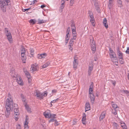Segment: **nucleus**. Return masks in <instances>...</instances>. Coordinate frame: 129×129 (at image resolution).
I'll list each match as a JSON object with an SVG mask.
<instances>
[{
  "mask_svg": "<svg viewBox=\"0 0 129 129\" xmlns=\"http://www.w3.org/2000/svg\"><path fill=\"white\" fill-rule=\"evenodd\" d=\"M7 99L6 101L5 107L6 109V113L9 114H10V110L11 109L14 110L16 109V107H15L11 96L10 93L8 95Z\"/></svg>",
  "mask_w": 129,
  "mask_h": 129,
  "instance_id": "obj_1",
  "label": "nucleus"
},
{
  "mask_svg": "<svg viewBox=\"0 0 129 129\" xmlns=\"http://www.w3.org/2000/svg\"><path fill=\"white\" fill-rule=\"evenodd\" d=\"M10 74L13 78H15L14 79L16 80L18 84L21 85H23V83L21 78L15 72L14 69L12 68L10 71Z\"/></svg>",
  "mask_w": 129,
  "mask_h": 129,
  "instance_id": "obj_2",
  "label": "nucleus"
},
{
  "mask_svg": "<svg viewBox=\"0 0 129 129\" xmlns=\"http://www.w3.org/2000/svg\"><path fill=\"white\" fill-rule=\"evenodd\" d=\"M36 94L35 96L40 100L43 99L44 97H46L47 95V94L46 91L41 93L39 91H36Z\"/></svg>",
  "mask_w": 129,
  "mask_h": 129,
  "instance_id": "obj_3",
  "label": "nucleus"
},
{
  "mask_svg": "<svg viewBox=\"0 0 129 129\" xmlns=\"http://www.w3.org/2000/svg\"><path fill=\"white\" fill-rule=\"evenodd\" d=\"M88 13L90 19V21L92 25L94 26H95V20L93 16V14L92 12L90 10L88 11Z\"/></svg>",
  "mask_w": 129,
  "mask_h": 129,
  "instance_id": "obj_4",
  "label": "nucleus"
},
{
  "mask_svg": "<svg viewBox=\"0 0 129 129\" xmlns=\"http://www.w3.org/2000/svg\"><path fill=\"white\" fill-rule=\"evenodd\" d=\"M5 32L6 34V35L7 37L8 41L11 43L12 41V37L11 33L8 30V29L6 28H5Z\"/></svg>",
  "mask_w": 129,
  "mask_h": 129,
  "instance_id": "obj_5",
  "label": "nucleus"
},
{
  "mask_svg": "<svg viewBox=\"0 0 129 129\" xmlns=\"http://www.w3.org/2000/svg\"><path fill=\"white\" fill-rule=\"evenodd\" d=\"M7 5L4 0H0V7L3 12H6V8Z\"/></svg>",
  "mask_w": 129,
  "mask_h": 129,
  "instance_id": "obj_6",
  "label": "nucleus"
},
{
  "mask_svg": "<svg viewBox=\"0 0 129 129\" xmlns=\"http://www.w3.org/2000/svg\"><path fill=\"white\" fill-rule=\"evenodd\" d=\"M117 52L118 58L120 59L122 58L123 53L120 51V48L118 47L117 49Z\"/></svg>",
  "mask_w": 129,
  "mask_h": 129,
  "instance_id": "obj_7",
  "label": "nucleus"
},
{
  "mask_svg": "<svg viewBox=\"0 0 129 129\" xmlns=\"http://www.w3.org/2000/svg\"><path fill=\"white\" fill-rule=\"evenodd\" d=\"M47 55V54L46 53L39 54L37 55V57L39 59L44 58Z\"/></svg>",
  "mask_w": 129,
  "mask_h": 129,
  "instance_id": "obj_8",
  "label": "nucleus"
},
{
  "mask_svg": "<svg viewBox=\"0 0 129 129\" xmlns=\"http://www.w3.org/2000/svg\"><path fill=\"white\" fill-rule=\"evenodd\" d=\"M38 67L37 65H31L30 69V71L32 73L34 71L37 70Z\"/></svg>",
  "mask_w": 129,
  "mask_h": 129,
  "instance_id": "obj_9",
  "label": "nucleus"
},
{
  "mask_svg": "<svg viewBox=\"0 0 129 129\" xmlns=\"http://www.w3.org/2000/svg\"><path fill=\"white\" fill-rule=\"evenodd\" d=\"M21 58L23 63H25L26 62V58L25 56V53L21 52Z\"/></svg>",
  "mask_w": 129,
  "mask_h": 129,
  "instance_id": "obj_10",
  "label": "nucleus"
},
{
  "mask_svg": "<svg viewBox=\"0 0 129 129\" xmlns=\"http://www.w3.org/2000/svg\"><path fill=\"white\" fill-rule=\"evenodd\" d=\"M15 107H16V109H15L14 110V114L16 116L18 115H19V110L18 107V105L17 104H14Z\"/></svg>",
  "mask_w": 129,
  "mask_h": 129,
  "instance_id": "obj_11",
  "label": "nucleus"
},
{
  "mask_svg": "<svg viewBox=\"0 0 129 129\" xmlns=\"http://www.w3.org/2000/svg\"><path fill=\"white\" fill-rule=\"evenodd\" d=\"M23 71L27 77H29L31 76L30 74L26 69L24 68L23 69Z\"/></svg>",
  "mask_w": 129,
  "mask_h": 129,
  "instance_id": "obj_12",
  "label": "nucleus"
},
{
  "mask_svg": "<svg viewBox=\"0 0 129 129\" xmlns=\"http://www.w3.org/2000/svg\"><path fill=\"white\" fill-rule=\"evenodd\" d=\"M93 84L92 82L89 86V93L90 95L92 94L93 92L92 88L93 87Z\"/></svg>",
  "mask_w": 129,
  "mask_h": 129,
  "instance_id": "obj_13",
  "label": "nucleus"
},
{
  "mask_svg": "<svg viewBox=\"0 0 129 129\" xmlns=\"http://www.w3.org/2000/svg\"><path fill=\"white\" fill-rule=\"evenodd\" d=\"M106 113L105 112H102L100 115V121L102 120L105 118L106 115Z\"/></svg>",
  "mask_w": 129,
  "mask_h": 129,
  "instance_id": "obj_14",
  "label": "nucleus"
},
{
  "mask_svg": "<svg viewBox=\"0 0 129 129\" xmlns=\"http://www.w3.org/2000/svg\"><path fill=\"white\" fill-rule=\"evenodd\" d=\"M103 24L106 28H107L108 27V24H107V20L106 18H104L103 20Z\"/></svg>",
  "mask_w": 129,
  "mask_h": 129,
  "instance_id": "obj_15",
  "label": "nucleus"
},
{
  "mask_svg": "<svg viewBox=\"0 0 129 129\" xmlns=\"http://www.w3.org/2000/svg\"><path fill=\"white\" fill-rule=\"evenodd\" d=\"M90 106L89 103L88 102H87L85 105V112L90 110Z\"/></svg>",
  "mask_w": 129,
  "mask_h": 129,
  "instance_id": "obj_16",
  "label": "nucleus"
},
{
  "mask_svg": "<svg viewBox=\"0 0 129 129\" xmlns=\"http://www.w3.org/2000/svg\"><path fill=\"white\" fill-rule=\"evenodd\" d=\"M93 69V66L92 65H91L89 67V70L88 71V74L89 76L90 75L91 72V71Z\"/></svg>",
  "mask_w": 129,
  "mask_h": 129,
  "instance_id": "obj_17",
  "label": "nucleus"
},
{
  "mask_svg": "<svg viewBox=\"0 0 129 129\" xmlns=\"http://www.w3.org/2000/svg\"><path fill=\"white\" fill-rule=\"evenodd\" d=\"M113 0H109L108 7V8L110 9L112 7Z\"/></svg>",
  "mask_w": 129,
  "mask_h": 129,
  "instance_id": "obj_18",
  "label": "nucleus"
},
{
  "mask_svg": "<svg viewBox=\"0 0 129 129\" xmlns=\"http://www.w3.org/2000/svg\"><path fill=\"white\" fill-rule=\"evenodd\" d=\"M90 96L91 102L93 103L94 102L95 96L93 94L90 95Z\"/></svg>",
  "mask_w": 129,
  "mask_h": 129,
  "instance_id": "obj_19",
  "label": "nucleus"
},
{
  "mask_svg": "<svg viewBox=\"0 0 129 129\" xmlns=\"http://www.w3.org/2000/svg\"><path fill=\"white\" fill-rule=\"evenodd\" d=\"M24 105L25 109L27 110V112L29 113L31 112V109L29 107L28 105H27L26 104H25Z\"/></svg>",
  "mask_w": 129,
  "mask_h": 129,
  "instance_id": "obj_20",
  "label": "nucleus"
},
{
  "mask_svg": "<svg viewBox=\"0 0 129 129\" xmlns=\"http://www.w3.org/2000/svg\"><path fill=\"white\" fill-rule=\"evenodd\" d=\"M91 50L92 51V53H94L96 50V45H91Z\"/></svg>",
  "mask_w": 129,
  "mask_h": 129,
  "instance_id": "obj_21",
  "label": "nucleus"
},
{
  "mask_svg": "<svg viewBox=\"0 0 129 129\" xmlns=\"http://www.w3.org/2000/svg\"><path fill=\"white\" fill-rule=\"evenodd\" d=\"M43 115L46 118H50V115H51L50 113H49L47 112H44V113Z\"/></svg>",
  "mask_w": 129,
  "mask_h": 129,
  "instance_id": "obj_22",
  "label": "nucleus"
},
{
  "mask_svg": "<svg viewBox=\"0 0 129 129\" xmlns=\"http://www.w3.org/2000/svg\"><path fill=\"white\" fill-rule=\"evenodd\" d=\"M120 124L123 129H127V126L124 123L121 122Z\"/></svg>",
  "mask_w": 129,
  "mask_h": 129,
  "instance_id": "obj_23",
  "label": "nucleus"
},
{
  "mask_svg": "<svg viewBox=\"0 0 129 129\" xmlns=\"http://www.w3.org/2000/svg\"><path fill=\"white\" fill-rule=\"evenodd\" d=\"M110 57L111 59L112 58H116V56L114 52L112 53H110Z\"/></svg>",
  "mask_w": 129,
  "mask_h": 129,
  "instance_id": "obj_24",
  "label": "nucleus"
},
{
  "mask_svg": "<svg viewBox=\"0 0 129 129\" xmlns=\"http://www.w3.org/2000/svg\"><path fill=\"white\" fill-rule=\"evenodd\" d=\"M65 3V2H64L63 3L61 4V5L60 6V12H61L62 11V9L64 7V4Z\"/></svg>",
  "mask_w": 129,
  "mask_h": 129,
  "instance_id": "obj_25",
  "label": "nucleus"
},
{
  "mask_svg": "<svg viewBox=\"0 0 129 129\" xmlns=\"http://www.w3.org/2000/svg\"><path fill=\"white\" fill-rule=\"evenodd\" d=\"M38 24H41L46 22V21L43 20H41L40 19L38 20Z\"/></svg>",
  "mask_w": 129,
  "mask_h": 129,
  "instance_id": "obj_26",
  "label": "nucleus"
},
{
  "mask_svg": "<svg viewBox=\"0 0 129 129\" xmlns=\"http://www.w3.org/2000/svg\"><path fill=\"white\" fill-rule=\"evenodd\" d=\"M28 122H25L24 123V127L25 129H28Z\"/></svg>",
  "mask_w": 129,
  "mask_h": 129,
  "instance_id": "obj_27",
  "label": "nucleus"
},
{
  "mask_svg": "<svg viewBox=\"0 0 129 129\" xmlns=\"http://www.w3.org/2000/svg\"><path fill=\"white\" fill-rule=\"evenodd\" d=\"M112 61L113 62H117L118 61V60L117 57H116V58H112L111 59Z\"/></svg>",
  "mask_w": 129,
  "mask_h": 129,
  "instance_id": "obj_28",
  "label": "nucleus"
},
{
  "mask_svg": "<svg viewBox=\"0 0 129 129\" xmlns=\"http://www.w3.org/2000/svg\"><path fill=\"white\" fill-rule=\"evenodd\" d=\"M112 113L114 115H116L117 114V112L116 109H112Z\"/></svg>",
  "mask_w": 129,
  "mask_h": 129,
  "instance_id": "obj_29",
  "label": "nucleus"
},
{
  "mask_svg": "<svg viewBox=\"0 0 129 129\" xmlns=\"http://www.w3.org/2000/svg\"><path fill=\"white\" fill-rule=\"evenodd\" d=\"M117 3L118 4H119V6L120 7H121L122 6V2L120 0H117Z\"/></svg>",
  "mask_w": 129,
  "mask_h": 129,
  "instance_id": "obj_30",
  "label": "nucleus"
},
{
  "mask_svg": "<svg viewBox=\"0 0 129 129\" xmlns=\"http://www.w3.org/2000/svg\"><path fill=\"white\" fill-rule=\"evenodd\" d=\"M72 34L73 35H75L76 34V28H75V29L72 28Z\"/></svg>",
  "mask_w": 129,
  "mask_h": 129,
  "instance_id": "obj_31",
  "label": "nucleus"
},
{
  "mask_svg": "<svg viewBox=\"0 0 129 129\" xmlns=\"http://www.w3.org/2000/svg\"><path fill=\"white\" fill-rule=\"evenodd\" d=\"M90 44L91 45H96L95 42L93 39L92 40L91 39L90 40Z\"/></svg>",
  "mask_w": 129,
  "mask_h": 129,
  "instance_id": "obj_32",
  "label": "nucleus"
},
{
  "mask_svg": "<svg viewBox=\"0 0 129 129\" xmlns=\"http://www.w3.org/2000/svg\"><path fill=\"white\" fill-rule=\"evenodd\" d=\"M86 114L85 113H84L83 114V117H82V120H84V121H86Z\"/></svg>",
  "mask_w": 129,
  "mask_h": 129,
  "instance_id": "obj_33",
  "label": "nucleus"
},
{
  "mask_svg": "<svg viewBox=\"0 0 129 129\" xmlns=\"http://www.w3.org/2000/svg\"><path fill=\"white\" fill-rule=\"evenodd\" d=\"M111 105L112 107L114 108V109H116L118 108V106L115 104H111Z\"/></svg>",
  "mask_w": 129,
  "mask_h": 129,
  "instance_id": "obj_34",
  "label": "nucleus"
},
{
  "mask_svg": "<svg viewBox=\"0 0 129 129\" xmlns=\"http://www.w3.org/2000/svg\"><path fill=\"white\" fill-rule=\"evenodd\" d=\"M29 22L31 23H32L33 24H34L36 23V20L35 19H31L30 20Z\"/></svg>",
  "mask_w": 129,
  "mask_h": 129,
  "instance_id": "obj_35",
  "label": "nucleus"
},
{
  "mask_svg": "<svg viewBox=\"0 0 129 129\" xmlns=\"http://www.w3.org/2000/svg\"><path fill=\"white\" fill-rule=\"evenodd\" d=\"M74 0H70V6H73Z\"/></svg>",
  "mask_w": 129,
  "mask_h": 129,
  "instance_id": "obj_36",
  "label": "nucleus"
},
{
  "mask_svg": "<svg viewBox=\"0 0 129 129\" xmlns=\"http://www.w3.org/2000/svg\"><path fill=\"white\" fill-rule=\"evenodd\" d=\"M74 41L72 40H70V42L69 43V45L70 46H73V44Z\"/></svg>",
  "mask_w": 129,
  "mask_h": 129,
  "instance_id": "obj_37",
  "label": "nucleus"
},
{
  "mask_svg": "<svg viewBox=\"0 0 129 129\" xmlns=\"http://www.w3.org/2000/svg\"><path fill=\"white\" fill-rule=\"evenodd\" d=\"M121 92H123L125 93H126V94H128L129 92L127 90H123L121 91Z\"/></svg>",
  "mask_w": 129,
  "mask_h": 129,
  "instance_id": "obj_38",
  "label": "nucleus"
},
{
  "mask_svg": "<svg viewBox=\"0 0 129 129\" xmlns=\"http://www.w3.org/2000/svg\"><path fill=\"white\" fill-rule=\"evenodd\" d=\"M58 100V99L57 98V99L56 100H53L51 102V103H50L51 105V106H52V104L51 103H55Z\"/></svg>",
  "mask_w": 129,
  "mask_h": 129,
  "instance_id": "obj_39",
  "label": "nucleus"
},
{
  "mask_svg": "<svg viewBox=\"0 0 129 129\" xmlns=\"http://www.w3.org/2000/svg\"><path fill=\"white\" fill-rule=\"evenodd\" d=\"M28 79V83H30L31 81V76L29 77H27Z\"/></svg>",
  "mask_w": 129,
  "mask_h": 129,
  "instance_id": "obj_40",
  "label": "nucleus"
},
{
  "mask_svg": "<svg viewBox=\"0 0 129 129\" xmlns=\"http://www.w3.org/2000/svg\"><path fill=\"white\" fill-rule=\"evenodd\" d=\"M50 118H55V115L54 114H51L50 113Z\"/></svg>",
  "mask_w": 129,
  "mask_h": 129,
  "instance_id": "obj_41",
  "label": "nucleus"
},
{
  "mask_svg": "<svg viewBox=\"0 0 129 129\" xmlns=\"http://www.w3.org/2000/svg\"><path fill=\"white\" fill-rule=\"evenodd\" d=\"M76 36L77 35H73V38L71 39V40H76Z\"/></svg>",
  "mask_w": 129,
  "mask_h": 129,
  "instance_id": "obj_42",
  "label": "nucleus"
},
{
  "mask_svg": "<svg viewBox=\"0 0 129 129\" xmlns=\"http://www.w3.org/2000/svg\"><path fill=\"white\" fill-rule=\"evenodd\" d=\"M70 27H68L66 33H68L69 34V32H70Z\"/></svg>",
  "mask_w": 129,
  "mask_h": 129,
  "instance_id": "obj_43",
  "label": "nucleus"
},
{
  "mask_svg": "<svg viewBox=\"0 0 129 129\" xmlns=\"http://www.w3.org/2000/svg\"><path fill=\"white\" fill-rule=\"evenodd\" d=\"M94 3V6H95V8L98 7V3H97V1L95 2Z\"/></svg>",
  "mask_w": 129,
  "mask_h": 129,
  "instance_id": "obj_44",
  "label": "nucleus"
},
{
  "mask_svg": "<svg viewBox=\"0 0 129 129\" xmlns=\"http://www.w3.org/2000/svg\"><path fill=\"white\" fill-rule=\"evenodd\" d=\"M28 117L27 116H26V119L25 121V122H28Z\"/></svg>",
  "mask_w": 129,
  "mask_h": 129,
  "instance_id": "obj_45",
  "label": "nucleus"
},
{
  "mask_svg": "<svg viewBox=\"0 0 129 129\" xmlns=\"http://www.w3.org/2000/svg\"><path fill=\"white\" fill-rule=\"evenodd\" d=\"M71 26L72 28L75 29V28H76L75 26V24L74 23H72L71 25Z\"/></svg>",
  "mask_w": 129,
  "mask_h": 129,
  "instance_id": "obj_46",
  "label": "nucleus"
},
{
  "mask_svg": "<svg viewBox=\"0 0 129 129\" xmlns=\"http://www.w3.org/2000/svg\"><path fill=\"white\" fill-rule=\"evenodd\" d=\"M66 33V38H69L70 37V34H69L68 33Z\"/></svg>",
  "mask_w": 129,
  "mask_h": 129,
  "instance_id": "obj_47",
  "label": "nucleus"
},
{
  "mask_svg": "<svg viewBox=\"0 0 129 129\" xmlns=\"http://www.w3.org/2000/svg\"><path fill=\"white\" fill-rule=\"evenodd\" d=\"M21 52H23V53H25V48H22L21 50Z\"/></svg>",
  "mask_w": 129,
  "mask_h": 129,
  "instance_id": "obj_48",
  "label": "nucleus"
},
{
  "mask_svg": "<svg viewBox=\"0 0 129 129\" xmlns=\"http://www.w3.org/2000/svg\"><path fill=\"white\" fill-rule=\"evenodd\" d=\"M113 126L115 127H117L118 125L117 124V123L115 122L113 123Z\"/></svg>",
  "mask_w": 129,
  "mask_h": 129,
  "instance_id": "obj_49",
  "label": "nucleus"
},
{
  "mask_svg": "<svg viewBox=\"0 0 129 129\" xmlns=\"http://www.w3.org/2000/svg\"><path fill=\"white\" fill-rule=\"evenodd\" d=\"M17 129H21V127L19 124H18L17 125Z\"/></svg>",
  "mask_w": 129,
  "mask_h": 129,
  "instance_id": "obj_50",
  "label": "nucleus"
},
{
  "mask_svg": "<svg viewBox=\"0 0 129 129\" xmlns=\"http://www.w3.org/2000/svg\"><path fill=\"white\" fill-rule=\"evenodd\" d=\"M54 120H55L54 118H51L49 120V122H53Z\"/></svg>",
  "mask_w": 129,
  "mask_h": 129,
  "instance_id": "obj_51",
  "label": "nucleus"
},
{
  "mask_svg": "<svg viewBox=\"0 0 129 129\" xmlns=\"http://www.w3.org/2000/svg\"><path fill=\"white\" fill-rule=\"evenodd\" d=\"M30 51V54H34V51L33 49H31Z\"/></svg>",
  "mask_w": 129,
  "mask_h": 129,
  "instance_id": "obj_52",
  "label": "nucleus"
},
{
  "mask_svg": "<svg viewBox=\"0 0 129 129\" xmlns=\"http://www.w3.org/2000/svg\"><path fill=\"white\" fill-rule=\"evenodd\" d=\"M125 52L126 54H129V47L127 48V49L126 51Z\"/></svg>",
  "mask_w": 129,
  "mask_h": 129,
  "instance_id": "obj_53",
  "label": "nucleus"
},
{
  "mask_svg": "<svg viewBox=\"0 0 129 129\" xmlns=\"http://www.w3.org/2000/svg\"><path fill=\"white\" fill-rule=\"evenodd\" d=\"M48 65H43L41 66L42 68H45L47 67Z\"/></svg>",
  "mask_w": 129,
  "mask_h": 129,
  "instance_id": "obj_54",
  "label": "nucleus"
},
{
  "mask_svg": "<svg viewBox=\"0 0 129 129\" xmlns=\"http://www.w3.org/2000/svg\"><path fill=\"white\" fill-rule=\"evenodd\" d=\"M70 46V45H69V49L70 50L72 51L73 48L72 47V46Z\"/></svg>",
  "mask_w": 129,
  "mask_h": 129,
  "instance_id": "obj_55",
  "label": "nucleus"
},
{
  "mask_svg": "<svg viewBox=\"0 0 129 129\" xmlns=\"http://www.w3.org/2000/svg\"><path fill=\"white\" fill-rule=\"evenodd\" d=\"M77 59L75 58H74V60L73 61V64H76V60Z\"/></svg>",
  "mask_w": 129,
  "mask_h": 129,
  "instance_id": "obj_56",
  "label": "nucleus"
},
{
  "mask_svg": "<svg viewBox=\"0 0 129 129\" xmlns=\"http://www.w3.org/2000/svg\"><path fill=\"white\" fill-rule=\"evenodd\" d=\"M77 67V65H73V68L75 70H76Z\"/></svg>",
  "mask_w": 129,
  "mask_h": 129,
  "instance_id": "obj_57",
  "label": "nucleus"
},
{
  "mask_svg": "<svg viewBox=\"0 0 129 129\" xmlns=\"http://www.w3.org/2000/svg\"><path fill=\"white\" fill-rule=\"evenodd\" d=\"M109 50L110 52V53H112L113 52V51L112 49H111V48H109Z\"/></svg>",
  "mask_w": 129,
  "mask_h": 129,
  "instance_id": "obj_58",
  "label": "nucleus"
},
{
  "mask_svg": "<svg viewBox=\"0 0 129 129\" xmlns=\"http://www.w3.org/2000/svg\"><path fill=\"white\" fill-rule=\"evenodd\" d=\"M22 101L23 102H24V104L25 105V104H26V103L25 101H26V99H22Z\"/></svg>",
  "mask_w": 129,
  "mask_h": 129,
  "instance_id": "obj_59",
  "label": "nucleus"
},
{
  "mask_svg": "<svg viewBox=\"0 0 129 129\" xmlns=\"http://www.w3.org/2000/svg\"><path fill=\"white\" fill-rule=\"evenodd\" d=\"M69 40V38H66L65 42L66 44L68 42V41Z\"/></svg>",
  "mask_w": 129,
  "mask_h": 129,
  "instance_id": "obj_60",
  "label": "nucleus"
},
{
  "mask_svg": "<svg viewBox=\"0 0 129 129\" xmlns=\"http://www.w3.org/2000/svg\"><path fill=\"white\" fill-rule=\"evenodd\" d=\"M18 115L16 116L15 115V120L17 121L18 120Z\"/></svg>",
  "mask_w": 129,
  "mask_h": 129,
  "instance_id": "obj_61",
  "label": "nucleus"
},
{
  "mask_svg": "<svg viewBox=\"0 0 129 129\" xmlns=\"http://www.w3.org/2000/svg\"><path fill=\"white\" fill-rule=\"evenodd\" d=\"M21 96L22 99H25L24 96L23 94H21Z\"/></svg>",
  "mask_w": 129,
  "mask_h": 129,
  "instance_id": "obj_62",
  "label": "nucleus"
},
{
  "mask_svg": "<svg viewBox=\"0 0 129 129\" xmlns=\"http://www.w3.org/2000/svg\"><path fill=\"white\" fill-rule=\"evenodd\" d=\"M5 3L7 5H8V3L9 2V0H5Z\"/></svg>",
  "mask_w": 129,
  "mask_h": 129,
  "instance_id": "obj_63",
  "label": "nucleus"
},
{
  "mask_svg": "<svg viewBox=\"0 0 129 129\" xmlns=\"http://www.w3.org/2000/svg\"><path fill=\"white\" fill-rule=\"evenodd\" d=\"M37 1L36 0H34L33 2H32L31 4H34L35 3H37Z\"/></svg>",
  "mask_w": 129,
  "mask_h": 129,
  "instance_id": "obj_64",
  "label": "nucleus"
}]
</instances>
